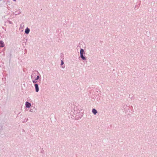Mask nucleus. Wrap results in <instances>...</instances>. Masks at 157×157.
I'll return each mask as SVG.
<instances>
[{
    "mask_svg": "<svg viewBox=\"0 0 157 157\" xmlns=\"http://www.w3.org/2000/svg\"><path fill=\"white\" fill-rule=\"evenodd\" d=\"M83 114V113H82L78 112L75 116L76 119L77 120H78L79 119H80L82 117Z\"/></svg>",
    "mask_w": 157,
    "mask_h": 157,
    "instance_id": "1",
    "label": "nucleus"
},
{
    "mask_svg": "<svg viewBox=\"0 0 157 157\" xmlns=\"http://www.w3.org/2000/svg\"><path fill=\"white\" fill-rule=\"evenodd\" d=\"M35 79L32 80V82L33 83H36L38 82V80L39 79V81H40L41 79V77H40L38 75L36 77H35Z\"/></svg>",
    "mask_w": 157,
    "mask_h": 157,
    "instance_id": "2",
    "label": "nucleus"
},
{
    "mask_svg": "<svg viewBox=\"0 0 157 157\" xmlns=\"http://www.w3.org/2000/svg\"><path fill=\"white\" fill-rule=\"evenodd\" d=\"M35 88V91L36 92H38L39 91V87L38 83H34Z\"/></svg>",
    "mask_w": 157,
    "mask_h": 157,
    "instance_id": "3",
    "label": "nucleus"
},
{
    "mask_svg": "<svg viewBox=\"0 0 157 157\" xmlns=\"http://www.w3.org/2000/svg\"><path fill=\"white\" fill-rule=\"evenodd\" d=\"M85 55H80V57H79V58H81L82 60H86V57L85 56Z\"/></svg>",
    "mask_w": 157,
    "mask_h": 157,
    "instance_id": "4",
    "label": "nucleus"
},
{
    "mask_svg": "<svg viewBox=\"0 0 157 157\" xmlns=\"http://www.w3.org/2000/svg\"><path fill=\"white\" fill-rule=\"evenodd\" d=\"M25 107L27 108H29L31 106V104L30 103L27 101L25 102Z\"/></svg>",
    "mask_w": 157,
    "mask_h": 157,
    "instance_id": "5",
    "label": "nucleus"
},
{
    "mask_svg": "<svg viewBox=\"0 0 157 157\" xmlns=\"http://www.w3.org/2000/svg\"><path fill=\"white\" fill-rule=\"evenodd\" d=\"M30 29L28 27H27L26 28V29L25 30V33L27 34H29V33L30 32Z\"/></svg>",
    "mask_w": 157,
    "mask_h": 157,
    "instance_id": "6",
    "label": "nucleus"
},
{
    "mask_svg": "<svg viewBox=\"0 0 157 157\" xmlns=\"http://www.w3.org/2000/svg\"><path fill=\"white\" fill-rule=\"evenodd\" d=\"M36 110V109L35 108V107L33 106H32L30 107V109L29 111L32 112H35V110Z\"/></svg>",
    "mask_w": 157,
    "mask_h": 157,
    "instance_id": "7",
    "label": "nucleus"
},
{
    "mask_svg": "<svg viewBox=\"0 0 157 157\" xmlns=\"http://www.w3.org/2000/svg\"><path fill=\"white\" fill-rule=\"evenodd\" d=\"M33 73L31 75V77L32 79L34 78L35 77V75H36V73L33 71Z\"/></svg>",
    "mask_w": 157,
    "mask_h": 157,
    "instance_id": "8",
    "label": "nucleus"
},
{
    "mask_svg": "<svg viewBox=\"0 0 157 157\" xmlns=\"http://www.w3.org/2000/svg\"><path fill=\"white\" fill-rule=\"evenodd\" d=\"M5 46L4 42L2 40H0V47L3 48Z\"/></svg>",
    "mask_w": 157,
    "mask_h": 157,
    "instance_id": "9",
    "label": "nucleus"
},
{
    "mask_svg": "<svg viewBox=\"0 0 157 157\" xmlns=\"http://www.w3.org/2000/svg\"><path fill=\"white\" fill-rule=\"evenodd\" d=\"M92 112L95 115L98 113V111L97 110L94 108L92 110Z\"/></svg>",
    "mask_w": 157,
    "mask_h": 157,
    "instance_id": "10",
    "label": "nucleus"
},
{
    "mask_svg": "<svg viewBox=\"0 0 157 157\" xmlns=\"http://www.w3.org/2000/svg\"><path fill=\"white\" fill-rule=\"evenodd\" d=\"M80 53V55L85 54V52L84 50L82 48H81Z\"/></svg>",
    "mask_w": 157,
    "mask_h": 157,
    "instance_id": "11",
    "label": "nucleus"
},
{
    "mask_svg": "<svg viewBox=\"0 0 157 157\" xmlns=\"http://www.w3.org/2000/svg\"><path fill=\"white\" fill-rule=\"evenodd\" d=\"M63 59L61 60V64L60 65L62 66V67L63 68H64L65 67V66H63V65L64 64V63L63 61Z\"/></svg>",
    "mask_w": 157,
    "mask_h": 157,
    "instance_id": "12",
    "label": "nucleus"
},
{
    "mask_svg": "<svg viewBox=\"0 0 157 157\" xmlns=\"http://www.w3.org/2000/svg\"><path fill=\"white\" fill-rule=\"evenodd\" d=\"M21 13V11H16L15 12V15H18L20 14Z\"/></svg>",
    "mask_w": 157,
    "mask_h": 157,
    "instance_id": "13",
    "label": "nucleus"
},
{
    "mask_svg": "<svg viewBox=\"0 0 157 157\" xmlns=\"http://www.w3.org/2000/svg\"><path fill=\"white\" fill-rule=\"evenodd\" d=\"M63 54L62 53H61V54H60V59H63Z\"/></svg>",
    "mask_w": 157,
    "mask_h": 157,
    "instance_id": "14",
    "label": "nucleus"
},
{
    "mask_svg": "<svg viewBox=\"0 0 157 157\" xmlns=\"http://www.w3.org/2000/svg\"><path fill=\"white\" fill-rule=\"evenodd\" d=\"M24 27V23H21L20 26V28L21 29H23V27Z\"/></svg>",
    "mask_w": 157,
    "mask_h": 157,
    "instance_id": "15",
    "label": "nucleus"
},
{
    "mask_svg": "<svg viewBox=\"0 0 157 157\" xmlns=\"http://www.w3.org/2000/svg\"><path fill=\"white\" fill-rule=\"evenodd\" d=\"M12 56V54L11 53H10L9 55V57L10 58V59H11Z\"/></svg>",
    "mask_w": 157,
    "mask_h": 157,
    "instance_id": "16",
    "label": "nucleus"
},
{
    "mask_svg": "<svg viewBox=\"0 0 157 157\" xmlns=\"http://www.w3.org/2000/svg\"><path fill=\"white\" fill-rule=\"evenodd\" d=\"M44 151V150H43V149L42 148L41 150V152L42 153H43V152Z\"/></svg>",
    "mask_w": 157,
    "mask_h": 157,
    "instance_id": "17",
    "label": "nucleus"
},
{
    "mask_svg": "<svg viewBox=\"0 0 157 157\" xmlns=\"http://www.w3.org/2000/svg\"><path fill=\"white\" fill-rule=\"evenodd\" d=\"M9 23L10 24H12V21H9Z\"/></svg>",
    "mask_w": 157,
    "mask_h": 157,
    "instance_id": "18",
    "label": "nucleus"
},
{
    "mask_svg": "<svg viewBox=\"0 0 157 157\" xmlns=\"http://www.w3.org/2000/svg\"><path fill=\"white\" fill-rule=\"evenodd\" d=\"M14 2H16V0H13Z\"/></svg>",
    "mask_w": 157,
    "mask_h": 157,
    "instance_id": "19",
    "label": "nucleus"
},
{
    "mask_svg": "<svg viewBox=\"0 0 157 157\" xmlns=\"http://www.w3.org/2000/svg\"><path fill=\"white\" fill-rule=\"evenodd\" d=\"M37 74H39V72H38V71H37Z\"/></svg>",
    "mask_w": 157,
    "mask_h": 157,
    "instance_id": "20",
    "label": "nucleus"
},
{
    "mask_svg": "<svg viewBox=\"0 0 157 157\" xmlns=\"http://www.w3.org/2000/svg\"><path fill=\"white\" fill-rule=\"evenodd\" d=\"M28 120V119H27V120H26V121H27V120Z\"/></svg>",
    "mask_w": 157,
    "mask_h": 157,
    "instance_id": "21",
    "label": "nucleus"
}]
</instances>
